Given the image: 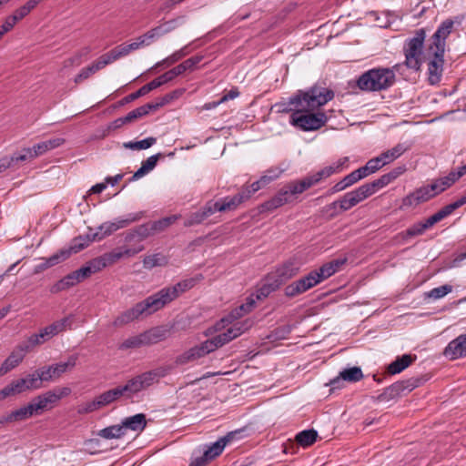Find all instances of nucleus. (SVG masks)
<instances>
[{
    "mask_svg": "<svg viewBox=\"0 0 466 466\" xmlns=\"http://www.w3.org/2000/svg\"><path fill=\"white\" fill-rule=\"evenodd\" d=\"M154 234L151 223H146L139 225L132 232L128 233L126 237V240H131L136 236L139 238L140 240L147 238L150 235Z\"/></svg>",
    "mask_w": 466,
    "mask_h": 466,
    "instance_id": "34",
    "label": "nucleus"
},
{
    "mask_svg": "<svg viewBox=\"0 0 466 466\" xmlns=\"http://www.w3.org/2000/svg\"><path fill=\"white\" fill-rule=\"evenodd\" d=\"M70 255H71L70 250L62 249V250H59L58 252L55 253L48 258H46V260H47L49 266L53 267L55 265L59 264L62 261H65L66 258H69Z\"/></svg>",
    "mask_w": 466,
    "mask_h": 466,
    "instance_id": "55",
    "label": "nucleus"
},
{
    "mask_svg": "<svg viewBox=\"0 0 466 466\" xmlns=\"http://www.w3.org/2000/svg\"><path fill=\"white\" fill-rule=\"evenodd\" d=\"M451 289L452 287L451 285H443L438 288H434L430 291L429 297L438 299L446 296L451 291Z\"/></svg>",
    "mask_w": 466,
    "mask_h": 466,
    "instance_id": "59",
    "label": "nucleus"
},
{
    "mask_svg": "<svg viewBox=\"0 0 466 466\" xmlns=\"http://www.w3.org/2000/svg\"><path fill=\"white\" fill-rule=\"evenodd\" d=\"M437 186L431 185L421 187L416 189L414 192L406 196L402 200L403 207L417 206L420 203L430 200L431 198L437 195Z\"/></svg>",
    "mask_w": 466,
    "mask_h": 466,
    "instance_id": "12",
    "label": "nucleus"
},
{
    "mask_svg": "<svg viewBox=\"0 0 466 466\" xmlns=\"http://www.w3.org/2000/svg\"><path fill=\"white\" fill-rule=\"evenodd\" d=\"M101 268H103L101 264H97V259H96L76 271L78 275L80 281H83L86 279L89 278L92 274L100 270Z\"/></svg>",
    "mask_w": 466,
    "mask_h": 466,
    "instance_id": "42",
    "label": "nucleus"
},
{
    "mask_svg": "<svg viewBox=\"0 0 466 466\" xmlns=\"http://www.w3.org/2000/svg\"><path fill=\"white\" fill-rule=\"evenodd\" d=\"M197 283L194 278L183 279L177 284L164 288L132 308L120 313L113 321L116 328L123 327L137 319L141 315H150L170 303L181 294L192 289Z\"/></svg>",
    "mask_w": 466,
    "mask_h": 466,
    "instance_id": "1",
    "label": "nucleus"
},
{
    "mask_svg": "<svg viewBox=\"0 0 466 466\" xmlns=\"http://www.w3.org/2000/svg\"><path fill=\"white\" fill-rule=\"evenodd\" d=\"M176 220H177L176 216H170V217L163 218L157 221L150 222L154 234L165 230L170 225H172Z\"/></svg>",
    "mask_w": 466,
    "mask_h": 466,
    "instance_id": "48",
    "label": "nucleus"
},
{
    "mask_svg": "<svg viewBox=\"0 0 466 466\" xmlns=\"http://www.w3.org/2000/svg\"><path fill=\"white\" fill-rule=\"evenodd\" d=\"M158 104L153 105V104H146L144 106H141L129 113H127V116H125V119L127 120V124L131 123L137 118H140L149 113L152 109H157L158 107Z\"/></svg>",
    "mask_w": 466,
    "mask_h": 466,
    "instance_id": "30",
    "label": "nucleus"
},
{
    "mask_svg": "<svg viewBox=\"0 0 466 466\" xmlns=\"http://www.w3.org/2000/svg\"><path fill=\"white\" fill-rule=\"evenodd\" d=\"M183 23V17H177L169 21L165 22L161 26L165 31V35L172 32Z\"/></svg>",
    "mask_w": 466,
    "mask_h": 466,
    "instance_id": "64",
    "label": "nucleus"
},
{
    "mask_svg": "<svg viewBox=\"0 0 466 466\" xmlns=\"http://www.w3.org/2000/svg\"><path fill=\"white\" fill-rule=\"evenodd\" d=\"M198 360H199V357L198 356V353L194 351V347H192L177 356L175 359V364L177 366H182L190 362H194Z\"/></svg>",
    "mask_w": 466,
    "mask_h": 466,
    "instance_id": "45",
    "label": "nucleus"
},
{
    "mask_svg": "<svg viewBox=\"0 0 466 466\" xmlns=\"http://www.w3.org/2000/svg\"><path fill=\"white\" fill-rule=\"evenodd\" d=\"M425 380L422 378H410L404 380L397 381L385 388L378 397L379 401H389L402 395H406L417 387L420 386Z\"/></svg>",
    "mask_w": 466,
    "mask_h": 466,
    "instance_id": "11",
    "label": "nucleus"
},
{
    "mask_svg": "<svg viewBox=\"0 0 466 466\" xmlns=\"http://www.w3.org/2000/svg\"><path fill=\"white\" fill-rule=\"evenodd\" d=\"M169 334V329L163 326L152 328L143 332L147 346L165 340Z\"/></svg>",
    "mask_w": 466,
    "mask_h": 466,
    "instance_id": "22",
    "label": "nucleus"
},
{
    "mask_svg": "<svg viewBox=\"0 0 466 466\" xmlns=\"http://www.w3.org/2000/svg\"><path fill=\"white\" fill-rule=\"evenodd\" d=\"M167 264V258L162 254H153L146 256L143 259V266L145 268L151 269L155 267H161Z\"/></svg>",
    "mask_w": 466,
    "mask_h": 466,
    "instance_id": "39",
    "label": "nucleus"
},
{
    "mask_svg": "<svg viewBox=\"0 0 466 466\" xmlns=\"http://www.w3.org/2000/svg\"><path fill=\"white\" fill-rule=\"evenodd\" d=\"M31 402L36 415L41 414L44 410L51 409L56 403L55 394L51 392V390L36 396Z\"/></svg>",
    "mask_w": 466,
    "mask_h": 466,
    "instance_id": "18",
    "label": "nucleus"
},
{
    "mask_svg": "<svg viewBox=\"0 0 466 466\" xmlns=\"http://www.w3.org/2000/svg\"><path fill=\"white\" fill-rule=\"evenodd\" d=\"M400 65L393 67H375L361 74L356 80V86L365 92H379L390 88L396 82L395 72Z\"/></svg>",
    "mask_w": 466,
    "mask_h": 466,
    "instance_id": "6",
    "label": "nucleus"
},
{
    "mask_svg": "<svg viewBox=\"0 0 466 466\" xmlns=\"http://www.w3.org/2000/svg\"><path fill=\"white\" fill-rule=\"evenodd\" d=\"M257 300L258 299H256L254 294L250 295L248 298H247L246 302L244 304L240 305L238 309H235L234 316L241 317L244 314L251 311L252 309L255 307Z\"/></svg>",
    "mask_w": 466,
    "mask_h": 466,
    "instance_id": "49",
    "label": "nucleus"
},
{
    "mask_svg": "<svg viewBox=\"0 0 466 466\" xmlns=\"http://www.w3.org/2000/svg\"><path fill=\"white\" fill-rule=\"evenodd\" d=\"M116 232L113 221H106L97 228V231L92 235L90 241H99Z\"/></svg>",
    "mask_w": 466,
    "mask_h": 466,
    "instance_id": "37",
    "label": "nucleus"
},
{
    "mask_svg": "<svg viewBox=\"0 0 466 466\" xmlns=\"http://www.w3.org/2000/svg\"><path fill=\"white\" fill-rule=\"evenodd\" d=\"M337 169L333 165L325 167L324 168L320 169L319 171L316 172L315 174L309 175L305 177L307 182L309 183V187H313L316 184H318L319 181H321L323 178H327L330 177L332 174L337 173Z\"/></svg>",
    "mask_w": 466,
    "mask_h": 466,
    "instance_id": "26",
    "label": "nucleus"
},
{
    "mask_svg": "<svg viewBox=\"0 0 466 466\" xmlns=\"http://www.w3.org/2000/svg\"><path fill=\"white\" fill-rule=\"evenodd\" d=\"M143 249V246L134 248H116L98 258L97 264H101L102 268H105L116 263L124 257H133Z\"/></svg>",
    "mask_w": 466,
    "mask_h": 466,
    "instance_id": "15",
    "label": "nucleus"
},
{
    "mask_svg": "<svg viewBox=\"0 0 466 466\" xmlns=\"http://www.w3.org/2000/svg\"><path fill=\"white\" fill-rule=\"evenodd\" d=\"M112 60L116 61L120 57L127 56L130 52L127 45H119L108 52Z\"/></svg>",
    "mask_w": 466,
    "mask_h": 466,
    "instance_id": "61",
    "label": "nucleus"
},
{
    "mask_svg": "<svg viewBox=\"0 0 466 466\" xmlns=\"http://www.w3.org/2000/svg\"><path fill=\"white\" fill-rule=\"evenodd\" d=\"M147 346L143 333L126 339L122 343L119 344L118 350H127L132 349H138L140 347Z\"/></svg>",
    "mask_w": 466,
    "mask_h": 466,
    "instance_id": "29",
    "label": "nucleus"
},
{
    "mask_svg": "<svg viewBox=\"0 0 466 466\" xmlns=\"http://www.w3.org/2000/svg\"><path fill=\"white\" fill-rule=\"evenodd\" d=\"M190 53L189 46L187 45L180 48L179 50L175 51L172 55L162 60L161 62H158L157 64V66H160L163 65H166L167 66H169L177 61L181 60L183 57L187 56Z\"/></svg>",
    "mask_w": 466,
    "mask_h": 466,
    "instance_id": "35",
    "label": "nucleus"
},
{
    "mask_svg": "<svg viewBox=\"0 0 466 466\" xmlns=\"http://www.w3.org/2000/svg\"><path fill=\"white\" fill-rule=\"evenodd\" d=\"M25 390L22 388V385L20 384L19 380H13L0 390V400H3L9 396H14L22 393Z\"/></svg>",
    "mask_w": 466,
    "mask_h": 466,
    "instance_id": "41",
    "label": "nucleus"
},
{
    "mask_svg": "<svg viewBox=\"0 0 466 466\" xmlns=\"http://www.w3.org/2000/svg\"><path fill=\"white\" fill-rule=\"evenodd\" d=\"M334 91L324 85L315 84L306 90H299L289 97L288 106L310 111H321L320 107L334 98Z\"/></svg>",
    "mask_w": 466,
    "mask_h": 466,
    "instance_id": "5",
    "label": "nucleus"
},
{
    "mask_svg": "<svg viewBox=\"0 0 466 466\" xmlns=\"http://www.w3.org/2000/svg\"><path fill=\"white\" fill-rule=\"evenodd\" d=\"M346 258L333 259L322 265L319 269L310 271L303 278L286 286L285 295L289 298H294L308 291L335 274L346 263Z\"/></svg>",
    "mask_w": 466,
    "mask_h": 466,
    "instance_id": "4",
    "label": "nucleus"
},
{
    "mask_svg": "<svg viewBox=\"0 0 466 466\" xmlns=\"http://www.w3.org/2000/svg\"><path fill=\"white\" fill-rule=\"evenodd\" d=\"M124 435L126 434L121 424L108 426L97 432V436L106 440L120 439Z\"/></svg>",
    "mask_w": 466,
    "mask_h": 466,
    "instance_id": "28",
    "label": "nucleus"
},
{
    "mask_svg": "<svg viewBox=\"0 0 466 466\" xmlns=\"http://www.w3.org/2000/svg\"><path fill=\"white\" fill-rule=\"evenodd\" d=\"M385 165L380 159V157L378 156L376 157H373L370 159L365 166L360 167L361 172L363 173L364 177H368L370 174H373L380 170L381 167H383Z\"/></svg>",
    "mask_w": 466,
    "mask_h": 466,
    "instance_id": "44",
    "label": "nucleus"
},
{
    "mask_svg": "<svg viewBox=\"0 0 466 466\" xmlns=\"http://www.w3.org/2000/svg\"><path fill=\"white\" fill-rule=\"evenodd\" d=\"M121 425L125 431H142L147 426V419L146 415L143 413H137L136 415L125 418Z\"/></svg>",
    "mask_w": 466,
    "mask_h": 466,
    "instance_id": "20",
    "label": "nucleus"
},
{
    "mask_svg": "<svg viewBox=\"0 0 466 466\" xmlns=\"http://www.w3.org/2000/svg\"><path fill=\"white\" fill-rule=\"evenodd\" d=\"M415 360L416 356H411L410 354H404L401 357H398L394 361H392L388 366V372L392 375L400 373L402 370L408 368Z\"/></svg>",
    "mask_w": 466,
    "mask_h": 466,
    "instance_id": "24",
    "label": "nucleus"
},
{
    "mask_svg": "<svg viewBox=\"0 0 466 466\" xmlns=\"http://www.w3.org/2000/svg\"><path fill=\"white\" fill-rule=\"evenodd\" d=\"M339 207L341 211H347L350 209L351 208L356 206V203L352 199V198L350 196L349 193H346L339 200L332 202L329 208H336L337 207Z\"/></svg>",
    "mask_w": 466,
    "mask_h": 466,
    "instance_id": "47",
    "label": "nucleus"
},
{
    "mask_svg": "<svg viewBox=\"0 0 466 466\" xmlns=\"http://www.w3.org/2000/svg\"><path fill=\"white\" fill-rule=\"evenodd\" d=\"M310 188L306 178L294 180L286 184L279 191L269 200L260 206V211H273L285 204L291 202L298 195Z\"/></svg>",
    "mask_w": 466,
    "mask_h": 466,
    "instance_id": "9",
    "label": "nucleus"
},
{
    "mask_svg": "<svg viewBox=\"0 0 466 466\" xmlns=\"http://www.w3.org/2000/svg\"><path fill=\"white\" fill-rule=\"evenodd\" d=\"M298 272L299 268L294 262H287L276 270V276L280 279L282 282H285L297 275Z\"/></svg>",
    "mask_w": 466,
    "mask_h": 466,
    "instance_id": "27",
    "label": "nucleus"
},
{
    "mask_svg": "<svg viewBox=\"0 0 466 466\" xmlns=\"http://www.w3.org/2000/svg\"><path fill=\"white\" fill-rule=\"evenodd\" d=\"M283 170L279 167H271L268 169L263 176L260 177V182H262V185L267 186L279 178Z\"/></svg>",
    "mask_w": 466,
    "mask_h": 466,
    "instance_id": "53",
    "label": "nucleus"
},
{
    "mask_svg": "<svg viewBox=\"0 0 466 466\" xmlns=\"http://www.w3.org/2000/svg\"><path fill=\"white\" fill-rule=\"evenodd\" d=\"M250 328V324L248 321L244 322H237L232 327L226 330V333L230 336V341L241 334H243L246 330Z\"/></svg>",
    "mask_w": 466,
    "mask_h": 466,
    "instance_id": "46",
    "label": "nucleus"
},
{
    "mask_svg": "<svg viewBox=\"0 0 466 466\" xmlns=\"http://www.w3.org/2000/svg\"><path fill=\"white\" fill-rule=\"evenodd\" d=\"M362 378L363 373L360 367H351L340 371L337 378L330 380L329 384L333 388H336L341 380L349 382H357L360 381Z\"/></svg>",
    "mask_w": 466,
    "mask_h": 466,
    "instance_id": "19",
    "label": "nucleus"
},
{
    "mask_svg": "<svg viewBox=\"0 0 466 466\" xmlns=\"http://www.w3.org/2000/svg\"><path fill=\"white\" fill-rule=\"evenodd\" d=\"M291 112L289 123L302 131H316L321 128L329 121V116L324 111H310L301 108H294L288 106L283 109Z\"/></svg>",
    "mask_w": 466,
    "mask_h": 466,
    "instance_id": "8",
    "label": "nucleus"
},
{
    "mask_svg": "<svg viewBox=\"0 0 466 466\" xmlns=\"http://www.w3.org/2000/svg\"><path fill=\"white\" fill-rule=\"evenodd\" d=\"M406 151V147L403 145L398 144L391 149L382 152L379 155L384 165H387L393 160L397 159Z\"/></svg>",
    "mask_w": 466,
    "mask_h": 466,
    "instance_id": "33",
    "label": "nucleus"
},
{
    "mask_svg": "<svg viewBox=\"0 0 466 466\" xmlns=\"http://www.w3.org/2000/svg\"><path fill=\"white\" fill-rule=\"evenodd\" d=\"M225 449V441H220L219 439L212 443L211 446H209L204 452L205 456L208 457V459L211 461L215 459L216 457L219 456L223 450Z\"/></svg>",
    "mask_w": 466,
    "mask_h": 466,
    "instance_id": "50",
    "label": "nucleus"
},
{
    "mask_svg": "<svg viewBox=\"0 0 466 466\" xmlns=\"http://www.w3.org/2000/svg\"><path fill=\"white\" fill-rule=\"evenodd\" d=\"M364 177H364L363 173L361 172L360 168H358V169L352 171L351 173H350L349 175L345 176L343 177V179H344V183L347 184L348 187H350Z\"/></svg>",
    "mask_w": 466,
    "mask_h": 466,
    "instance_id": "60",
    "label": "nucleus"
},
{
    "mask_svg": "<svg viewBox=\"0 0 466 466\" xmlns=\"http://www.w3.org/2000/svg\"><path fill=\"white\" fill-rule=\"evenodd\" d=\"M172 370L173 366L171 365L160 366L132 377L124 385H118L116 388L110 389L114 401L121 398L127 400H133L139 392L147 390L148 387L158 382L161 378L169 374Z\"/></svg>",
    "mask_w": 466,
    "mask_h": 466,
    "instance_id": "3",
    "label": "nucleus"
},
{
    "mask_svg": "<svg viewBox=\"0 0 466 466\" xmlns=\"http://www.w3.org/2000/svg\"><path fill=\"white\" fill-rule=\"evenodd\" d=\"M203 59L202 56H192L178 66H175L174 68L167 71L160 76L155 78L151 82L147 83V85L140 87L137 91L129 94L128 96H125L121 101L120 105H125L127 103H130L140 96H143L149 93L150 91L161 86L162 85L173 80L177 76L183 74L184 72L189 70L193 71L196 69L197 65L200 63Z\"/></svg>",
    "mask_w": 466,
    "mask_h": 466,
    "instance_id": "7",
    "label": "nucleus"
},
{
    "mask_svg": "<svg viewBox=\"0 0 466 466\" xmlns=\"http://www.w3.org/2000/svg\"><path fill=\"white\" fill-rule=\"evenodd\" d=\"M35 158L32 153V150L30 148H24L20 153L15 154L11 157H9L10 160H12L13 163H18L22 161H26Z\"/></svg>",
    "mask_w": 466,
    "mask_h": 466,
    "instance_id": "58",
    "label": "nucleus"
},
{
    "mask_svg": "<svg viewBox=\"0 0 466 466\" xmlns=\"http://www.w3.org/2000/svg\"><path fill=\"white\" fill-rule=\"evenodd\" d=\"M451 213L448 209V208L445 206L441 209H440L438 212L428 218L424 222L427 225L428 228H431L436 223L440 222Z\"/></svg>",
    "mask_w": 466,
    "mask_h": 466,
    "instance_id": "52",
    "label": "nucleus"
},
{
    "mask_svg": "<svg viewBox=\"0 0 466 466\" xmlns=\"http://www.w3.org/2000/svg\"><path fill=\"white\" fill-rule=\"evenodd\" d=\"M25 390L22 388V385L20 384L19 380H13L0 390V400H3L9 396H14L22 393Z\"/></svg>",
    "mask_w": 466,
    "mask_h": 466,
    "instance_id": "40",
    "label": "nucleus"
},
{
    "mask_svg": "<svg viewBox=\"0 0 466 466\" xmlns=\"http://www.w3.org/2000/svg\"><path fill=\"white\" fill-rule=\"evenodd\" d=\"M443 354L450 360L466 357V334H461L451 340L445 348Z\"/></svg>",
    "mask_w": 466,
    "mask_h": 466,
    "instance_id": "16",
    "label": "nucleus"
},
{
    "mask_svg": "<svg viewBox=\"0 0 466 466\" xmlns=\"http://www.w3.org/2000/svg\"><path fill=\"white\" fill-rule=\"evenodd\" d=\"M143 217V212L130 213L124 217L117 218L113 221L116 231L128 227L131 223L139 220Z\"/></svg>",
    "mask_w": 466,
    "mask_h": 466,
    "instance_id": "36",
    "label": "nucleus"
},
{
    "mask_svg": "<svg viewBox=\"0 0 466 466\" xmlns=\"http://www.w3.org/2000/svg\"><path fill=\"white\" fill-rule=\"evenodd\" d=\"M79 282H81V281L78 278L76 271L75 270V271L69 273L68 275H66V277H64L62 279L58 280L56 284H54L51 287L50 291L52 293H58L62 290H66V289L76 285Z\"/></svg>",
    "mask_w": 466,
    "mask_h": 466,
    "instance_id": "25",
    "label": "nucleus"
},
{
    "mask_svg": "<svg viewBox=\"0 0 466 466\" xmlns=\"http://www.w3.org/2000/svg\"><path fill=\"white\" fill-rule=\"evenodd\" d=\"M451 213L448 209V208L445 206L441 209H440L438 212L428 218L424 222L427 225L428 228H431L436 223L440 222Z\"/></svg>",
    "mask_w": 466,
    "mask_h": 466,
    "instance_id": "51",
    "label": "nucleus"
},
{
    "mask_svg": "<svg viewBox=\"0 0 466 466\" xmlns=\"http://www.w3.org/2000/svg\"><path fill=\"white\" fill-rule=\"evenodd\" d=\"M34 415H36V413L35 411L32 402H29L27 405L21 407L15 410H13L9 414L2 417L0 419V423L4 424L20 421L26 420Z\"/></svg>",
    "mask_w": 466,
    "mask_h": 466,
    "instance_id": "17",
    "label": "nucleus"
},
{
    "mask_svg": "<svg viewBox=\"0 0 466 466\" xmlns=\"http://www.w3.org/2000/svg\"><path fill=\"white\" fill-rule=\"evenodd\" d=\"M393 180L389 176V174L382 175L380 178L374 180L371 183H368L370 187H371V190L373 194L376 192L377 189L384 187L385 186L391 183Z\"/></svg>",
    "mask_w": 466,
    "mask_h": 466,
    "instance_id": "57",
    "label": "nucleus"
},
{
    "mask_svg": "<svg viewBox=\"0 0 466 466\" xmlns=\"http://www.w3.org/2000/svg\"><path fill=\"white\" fill-rule=\"evenodd\" d=\"M426 37V31L423 28L415 31L411 38L406 40L403 46L405 65L407 67L419 70L421 66V56Z\"/></svg>",
    "mask_w": 466,
    "mask_h": 466,
    "instance_id": "10",
    "label": "nucleus"
},
{
    "mask_svg": "<svg viewBox=\"0 0 466 466\" xmlns=\"http://www.w3.org/2000/svg\"><path fill=\"white\" fill-rule=\"evenodd\" d=\"M247 200L245 192H239L233 197H226L217 201L218 211L235 210L242 202Z\"/></svg>",
    "mask_w": 466,
    "mask_h": 466,
    "instance_id": "21",
    "label": "nucleus"
},
{
    "mask_svg": "<svg viewBox=\"0 0 466 466\" xmlns=\"http://www.w3.org/2000/svg\"><path fill=\"white\" fill-rule=\"evenodd\" d=\"M74 321V316L69 315L59 320L53 322L52 324L46 327L51 338L66 330L71 329Z\"/></svg>",
    "mask_w": 466,
    "mask_h": 466,
    "instance_id": "23",
    "label": "nucleus"
},
{
    "mask_svg": "<svg viewBox=\"0 0 466 466\" xmlns=\"http://www.w3.org/2000/svg\"><path fill=\"white\" fill-rule=\"evenodd\" d=\"M78 360V354H73L68 357L66 362H60L56 365H52L53 367V375L56 378L60 377L63 373H65L67 370L73 369L76 361Z\"/></svg>",
    "mask_w": 466,
    "mask_h": 466,
    "instance_id": "31",
    "label": "nucleus"
},
{
    "mask_svg": "<svg viewBox=\"0 0 466 466\" xmlns=\"http://www.w3.org/2000/svg\"><path fill=\"white\" fill-rule=\"evenodd\" d=\"M204 220H206V218L203 215V212L201 209L191 213L187 219L184 221L185 227H192L194 225L201 224Z\"/></svg>",
    "mask_w": 466,
    "mask_h": 466,
    "instance_id": "56",
    "label": "nucleus"
},
{
    "mask_svg": "<svg viewBox=\"0 0 466 466\" xmlns=\"http://www.w3.org/2000/svg\"><path fill=\"white\" fill-rule=\"evenodd\" d=\"M451 19L444 20L430 39L428 46V82L431 86L438 85L442 76L446 39L453 29Z\"/></svg>",
    "mask_w": 466,
    "mask_h": 466,
    "instance_id": "2",
    "label": "nucleus"
},
{
    "mask_svg": "<svg viewBox=\"0 0 466 466\" xmlns=\"http://www.w3.org/2000/svg\"><path fill=\"white\" fill-rule=\"evenodd\" d=\"M348 193L352 198L356 205H358L360 202L363 201L370 196L373 195L371 187H370L368 183L361 185L355 190L350 191Z\"/></svg>",
    "mask_w": 466,
    "mask_h": 466,
    "instance_id": "38",
    "label": "nucleus"
},
{
    "mask_svg": "<svg viewBox=\"0 0 466 466\" xmlns=\"http://www.w3.org/2000/svg\"><path fill=\"white\" fill-rule=\"evenodd\" d=\"M28 351H30L28 343H19L2 363L0 367V376L6 374L8 371L17 367Z\"/></svg>",
    "mask_w": 466,
    "mask_h": 466,
    "instance_id": "13",
    "label": "nucleus"
},
{
    "mask_svg": "<svg viewBox=\"0 0 466 466\" xmlns=\"http://www.w3.org/2000/svg\"><path fill=\"white\" fill-rule=\"evenodd\" d=\"M114 399L110 392V390H106L99 394L96 399L90 401H86L77 406V413L78 414H87L94 412L103 407L108 406L112 404Z\"/></svg>",
    "mask_w": 466,
    "mask_h": 466,
    "instance_id": "14",
    "label": "nucleus"
},
{
    "mask_svg": "<svg viewBox=\"0 0 466 466\" xmlns=\"http://www.w3.org/2000/svg\"><path fill=\"white\" fill-rule=\"evenodd\" d=\"M427 229L428 227L425 224V222L416 223L410 226L409 228H407L405 232H403V238H412L415 236L421 235Z\"/></svg>",
    "mask_w": 466,
    "mask_h": 466,
    "instance_id": "54",
    "label": "nucleus"
},
{
    "mask_svg": "<svg viewBox=\"0 0 466 466\" xmlns=\"http://www.w3.org/2000/svg\"><path fill=\"white\" fill-rule=\"evenodd\" d=\"M113 60L109 55V53L102 55L96 62H94L92 65L95 71H98L102 68H104L108 64L112 63Z\"/></svg>",
    "mask_w": 466,
    "mask_h": 466,
    "instance_id": "62",
    "label": "nucleus"
},
{
    "mask_svg": "<svg viewBox=\"0 0 466 466\" xmlns=\"http://www.w3.org/2000/svg\"><path fill=\"white\" fill-rule=\"evenodd\" d=\"M317 438L318 432L313 429L302 431L296 435L297 442L304 448L312 445Z\"/></svg>",
    "mask_w": 466,
    "mask_h": 466,
    "instance_id": "32",
    "label": "nucleus"
},
{
    "mask_svg": "<svg viewBox=\"0 0 466 466\" xmlns=\"http://www.w3.org/2000/svg\"><path fill=\"white\" fill-rule=\"evenodd\" d=\"M165 35V31L161 25H157L149 31H147L146 34L143 35L147 42H151L155 38L162 36Z\"/></svg>",
    "mask_w": 466,
    "mask_h": 466,
    "instance_id": "63",
    "label": "nucleus"
},
{
    "mask_svg": "<svg viewBox=\"0 0 466 466\" xmlns=\"http://www.w3.org/2000/svg\"><path fill=\"white\" fill-rule=\"evenodd\" d=\"M50 339H51V336L49 335L47 329L45 327L44 329H40V331L38 333L31 335L27 339V340L23 341V342L28 343L29 350H31V349L34 348L35 346L40 345Z\"/></svg>",
    "mask_w": 466,
    "mask_h": 466,
    "instance_id": "43",
    "label": "nucleus"
}]
</instances>
